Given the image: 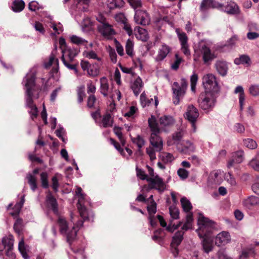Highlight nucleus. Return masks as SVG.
Segmentation results:
<instances>
[{
	"mask_svg": "<svg viewBox=\"0 0 259 259\" xmlns=\"http://www.w3.org/2000/svg\"><path fill=\"white\" fill-rule=\"evenodd\" d=\"M183 136V132L182 130H180L176 132L173 134L172 140L174 141V144L179 145V143L181 141Z\"/></svg>",
	"mask_w": 259,
	"mask_h": 259,
	"instance_id": "603ef678",
	"label": "nucleus"
},
{
	"mask_svg": "<svg viewBox=\"0 0 259 259\" xmlns=\"http://www.w3.org/2000/svg\"><path fill=\"white\" fill-rule=\"evenodd\" d=\"M134 20L137 24L142 25H148L150 22V18L148 14L145 11L141 10L135 11Z\"/></svg>",
	"mask_w": 259,
	"mask_h": 259,
	"instance_id": "dca6fc26",
	"label": "nucleus"
},
{
	"mask_svg": "<svg viewBox=\"0 0 259 259\" xmlns=\"http://www.w3.org/2000/svg\"><path fill=\"white\" fill-rule=\"evenodd\" d=\"M243 204L248 208L256 205L259 204V198L254 196H249L244 200Z\"/></svg>",
	"mask_w": 259,
	"mask_h": 259,
	"instance_id": "f704fd0d",
	"label": "nucleus"
},
{
	"mask_svg": "<svg viewBox=\"0 0 259 259\" xmlns=\"http://www.w3.org/2000/svg\"><path fill=\"white\" fill-rule=\"evenodd\" d=\"M175 119L169 115H163L159 118V122L161 128L169 127L175 123Z\"/></svg>",
	"mask_w": 259,
	"mask_h": 259,
	"instance_id": "b1692460",
	"label": "nucleus"
},
{
	"mask_svg": "<svg viewBox=\"0 0 259 259\" xmlns=\"http://www.w3.org/2000/svg\"><path fill=\"white\" fill-rule=\"evenodd\" d=\"M147 182H148V189H155L159 193H162L166 188L165 183L157 176L153 178H149L147 179Z\"/></svg>",
	"mask_w": 259,
	"mask_h": 259,
	"instance_id": "4468645a",
	"label": "nucleus"
},
{
	"mask_svg": "<svg viewBox=\"0 0 259 259\" xmlns=\"http://www.w3.org/2000/svg\"><path fill=\"white\" fill-rule=\"evenodd\" d=\"M249 92L253 96H259V84H252L249 88Z\"/></svg>",
	"mask_w": 259,
	"mask_h": 259,
	"instance_id": "bf43d9fd",
	"label": "nucleus"
},
{
	"mask_svg": "<svg viewBox=\"0 0 259 259\" xmlns=\"http://www.w3.org/2000/svg\"><path fill=\"white\" fill-rule=\"evenodd\" d=\"M47 206L51 208L53 212L58 213V204L56 199L53 196L51 192H49L46 198Z\"/></svg>",
	"mask_w": 259,
	"mask_h": 259,
	"instance_id": "393cba45",
	"label": "nucleus"
},
{
	"mask_svg": "<svg viewBox=\"0 0 259 259\" xmlns=\"http://www.w3.org/2000/svg\"><path fill=\"white\" fill-rule=\"evenodd\" d=\"M18 248L21 252V255L24 259H28L29 256L27 254L26 251V246L25 245L24 241L23 239H21V240L19 242Z\"/></svg>",
	"mask_w": 259,
	"mask_h": 259,
	"instance_id": "c03bdc74",
	"label": "nucleus"
},
{
	"mask_svg": "<svg viewBox=\"0 0 259 259\" xmlns=\"http://www.w3.org/2000/svg\"><path fill=\"white\" fill-rule=\"evenodd\" d=\"M40 180L41 186L44 188H47L49 187L48 175L46 172H42L40 174Z\"/></svg>",
	"mask_w": 259,
	"mask_h": 259,
	"instance_id": "6e6d98bb",
	"label": "nucleus"
},
{
	"mask_svg": "<svg viewBox=\"0 0 259 259\" xmlns=\"http://www.w3.org/2000/svg\"><path fill=\"white\" fill-rule=\"evenodd\" d=\"M140 102L143 107L149 106L153 103V99L152 98H147L145 92H143L140 96Z\"/></svg>",
	"mask_w": 259,
	"mask_h": 259,
	"instance_id": "79ce46f5",
	"label": "nucleus"
},
{
	"mask_svg": "<svg viewBox=\"0 0 259 259\" xmlns=\"http://www.w3.org/2000/svg\"><path fill=\"white\" fill-rule=\"evenodd\" d=\"M114 18L117 22L120 23L121 24H123L126 22V21H127L126 18L125 17L124 14L122 13H119L116 14L114 16Z\"/></svg>",
	"mask_w": 259,
	"mask_h": 259,
	"instance_id": "e2e57ef3",
	"label": "nucleus"
},
{
	"mask_svg": "<svg viewBox=\"0 0 259 259\" xmlns=\"http://www.w3.org/2000/svg\"><path fill=\"white\" fill-rule=\"evenodd\" d=\"M235 94L239 93V103L240 106V110L242 111L243 109V105L245 101V95L242 87L240 85L237 86L234 91Z\"/></svg>",
	"mask_w": 259,
	"mask_h": 259,
	"instance_id": "7c9ffc66",
	"label": "nucleus"
},
{
	"mask_svg": "<svg viewBox=\"0 0 259 259\" xmlns=\"http://www.w3.org/2000/svg\"><path fill=\"white\" fill-rule=\"evenodd\" d=\"M49 18L51 20V23L50 26L53 29V30L55 31V32L58 34L62 32L63 31V28L62 25L59 23L58 25H57L56 24L51 22V21L52 20V17L49 16Z\"/></svg>",
	"mask_w": 259,
	"mask_h": 259,
	"instance_id": "13d9d810",
	"label": "nucleus"
},
{
	"mask_svg": "<svg viewBox=\"0 0 259 259\" xmlns=\"http://www.w3.org/2000/svg\"><path fill=\"white\" fill-rule=\"evenodd\" d=\"M25 201L24 195L22 197L20 202L17 203L13 208V211L10 212L11 215L13 217H17L20 213L21 209Z\"/></svg>",
	"mask_w": 259,
	"mask_h": 259,
	"instance_id": "58836bf2",
	"label": "nucleus"
},
{
	"mask_svg": "<svg viewBox=\"0 0 259 259\" xmlns=\"http://www.w3.org/2000/svg\"><path fill=\"white\" fill-rule=\"evenodd\" d=\"M58 224L60 227V232L66 237L67 241L70 244L76 238L77 232L82 226L83 221H79L74 224L71 230L68 228V224L65 219L59 217L58 219Z\"/></svg>",
	"mask_w": 259,
	"mask_h": 259,
	"instance_id": "7ed1b4c3",
	"label": "nucleus"
},
{
	"mask_svg": "<svg viewBox=\"0 0 259 259\" xmlns=\"http://www.w3.org/2000/svg\"><path fill=\"white\" fill-rule=\"evenodd\" d=\"M148 219L151 227H154L156 225L157 221H158L160 225L162 227H166V230L170 232H173L175 230H177L182 224L181 222H180L179 224L177 225H172L171 222L170 221L169 225L167 226L166 222L160 215H157L156 217H154V215L149 216Z\"/></svg>",
	"mask_w": 259,
	"mask_h": 259,
	"instance_id": "9b49d317",
	"label": "nucleus"
},
{
	"mask_svg": "<svg viewBox=\"0 0 259 259\" xmlns=\"http://www.w3.org/2000/svg\"><path fill=\"white\" fill-rule=\"evenodd\" d=\"M176 32L180 41L182 51L186 56H189L190 55V51L188 44V38L186 34L180 29H176Z\"/></svg>",
	"mask_w": 259,
	"mask_h": 259,
	"instance_id": "2eb2a0df",
	"label": "nucleus"
},
{
	"mask_svg": "<svg viewBox=\"0 0 259 259\" xmlns=\"http://www.w3.org/2000/svg\"><path fill=\"white\" fill-rule=\"evenodd\" d=\"M124 2L123 0H112L108 4V7L110 9H113L116 8H121L123 7Z\"/></svg>",
	"mask_w": 259,
	"mask_h": 259,
	"instance_id": "09e8293b",
	"label": "nucleus"
},
{
	"mask_svg": "<svg viewBox=\"0 0 259 259\" xmlns=\"http://www.w3.org/2000/svg\"><path fill=\"white\" fill-rule=\"evenodd\" d=\"M224 172L221 170H215L212 171L209 176V181L212 184H220L222 181Z\"/></svg>",
	"mask_w": 259,
	"mask_h": 259,
	"instance_id": "aec40b11",
	"label": "nucleus"
},
{
	"mask_svg": "<svg viewBox=\"0 0 259 259\" xmlns=\"http://www.w3.org/2000/svg\"><path fill=\"white\" fill-rule=\"evenodd\" d=\"M209 259H231V258L227 255L224 250L221 249L218 252V258L212 257Z\"/></svg>",
	"mask_w": 259,
	"mask_h": 259,
	"instance_id": "774afa93",
	"label": "nucleus"
},
{
	"mask_svg": "<svg viewBox=\"0 0 259 259\" xmlns=\"http://www.w3.org/2000/svg\"><path fill=\"white\" fill-rule=\"evenodd\" d=\"M202 83L205 90V92L217 93L219 91L216 77L212 74L205 75L202 78Z\"/></svg>",
	"mask_w": 259,
	"mask_h": 259,
	"instance_id": "9d476101",
	"label": "nucleus"
},
{
	"mask_svg": "<svg viewBox=\"0 0 259 259\" xmlns=\"http://www.w3.org/2000/svg\"><path fill=\"white\" fill-rule=\"evenodd\" d=\"M209 0H203L200 6V10L202 13H205L208 9L210 8V6L208 2Z\"/></svg>",
	"mask_w": 259,
	"mask_h": 259,
	"instance_id": "0e129e2a",
	"label": "nucleus"
},
{
	"mask_svg": "<svg viewBox=\"0 0 259 259\" xmlns=\"http://www.w3.org/2000/svg\"><path fill=\"white\" fill-rule=\"evenodd\" d=\"M100 92L104 97H107L111 91L108 80L106 77H102L100 78Z\"/></svg>",
	"mask_w": 259,
	"mask_h": 259,
	"instance_id": "4be33fe9",
	"label": "nucleus"
},
{
	"mask_svg": "<svg viewBox=\"0 0 259 259\" xmlns=\"http://www.w3.org/2000/svg\"><path fill=\"white\" fill-rule=\"evenodd\" d=\"M216 93L204 92L201 93L198 99L200 107L208 112L213 108L216 103Z\"/></svg>",
	"mask_w": 259,
	"mask_h": 259,
	"instance_id": "0eeeda50",
	"label": "nucleus"
},
{
	"mask_svg": "<svg viewBox=\"0 0 259 259\" xmlns=\"http://www.w3.org/2000/svg\"><path fill=\"white\" fill-rule=\"evenodd\" d=\"M181 203L183 210L187 214L192 213L191 210L192 209V205L190 201L186 197H183L181 199Z\"/></svg>",
	"mask_w": 259,
	"mask_h": 259,
	"instance_id": "4c0bfd02",
	"label": "nucleus"
},
{
	"mask_svg": "<svg viewBox=\"0 0 259 259\" xmlns=\"http://www.w3.org/2000/svg\"><path fill=\"white\" fill-rule=\"evenodd\" d=\"M69 39L70 41L72 44L76 45L77 46H83L86 48H88V41L86 40L85 39L81 37L78 36L76 35H70L69 36Z\"/></svg>",
	"mask_w": 259,
	"mask_h": 259,
	"instance_id": "473e14b6",
	"label": "nucleus"
},
{
	"mask_svg": "<svg viewBox=\"0 0 259 259\" xmlns=\"http://www.w3.org/2000/svg\"><path fill=\"white\" fill-rule=\"evenodd\" d=\"M184 146L183 148H180L179 145L177 146L178 149L183 153H190L193 152L195 151V146L193 143L190 141H186L184 143Z\"/></svg>",
	"mask_w": 259,
	"mask_h": 259,
	"instance_id": "c85d7f7f",
	"label": "nucleus"
},
{
	"mask_svg": "<svg viewBox=\"0 0 259 259\" xmlns=\"http://www.w3.org/2000/svg\"><path fill=\"white\" fill-rule=\"evenodd\" d=\"M170 50V48L169 46L165 44L162 45L159 49L157 55L156 56L155 60L157 62L163 60L166 58Z\"/></svg>",
	"mask_w": 259,
	"mask_h": 259,
	"instance_id": "5701e85b",
	"label": "nucleus"
},
{
	"mask_svg": "<svg viewBox=\"0 0 259 259\" xmlns=\"http://www.w3.org/2000/svg\"><path fill=\"white\" fill-rule=\"evenodd\" d=\"M36 69L35 67L31 68L27 73L22 81V84L25 89L26 105L30 109L29 113L32 119L36 118L38 115V110L35 105L33 104L32 97L35 89V78Z\"/></svg>",
	"mask_w": 259,
	"mask_h": 259,
	"instance_id": "f257e3e1",
	"label": "nucleus"
},
{
	"mask_svg": "<svg viewBox=\"0 0 259 259\" xmlns=\"http://www.w3.org/2000/svg\"><path fill=\"white\" fill-rule=\"evenodd\" d=\"M225 180L231 186L234 187L237 185V182L234 176L230 173L228 172L224 175Z\"/></svg>",
	"mask_w": 259,
	"mask_h": 259,
	"instance_id": "8fccbe9b",
	"label": "nucleus"
},
{
	"mask_svg": "<svg viewBox=\"0 0 259 259\" xmlns=\"http://www.w3.org/2000/svg\"><path fill=\"white\" fill-rule=\"evenodd\" d=\"M177 174L182 179H186L189 175L188 171L183 168H180L177 171Z\"/></svg>",
	"mask_w": 259,
	"mask_h": 259,
	"instance_id": "69168bd1",
	"label": "nucleus"
},
{
	"mask_svg": "<svg viewBox=\"0 0 259 259\" xmlns=\"http://www.w3.org/2000/svg\"><path fill=\"white\" fill-rule=\"evenodd\" d=\"M157 151L152 147H149L146 148V153L150 157L151 161L155 160L156 158L155 153Z\"/></svg>",
	"mask_w": 259,
	"mask_h": 259,
	"instance_id": "680f3d73",
	"label": "nucleus"
},
{
	"mask_svg": "<svg viewBox=\"0 0 259 259\" xmlns=\"http://www.w3.org/2000/svg\"><path fill=\"white\" fill-rule=\"evenodd\" d=\"M147 207L149 216H152L156 212V204L154 200H152L150 203H147Z\"/></svg>",
	"mask_w": 259,
	"mask_h": 259,
	"instance_id": "864d4df0",
	"label": "nucleus"
},
{
	"mask_svg": "<svg viewBox=\"0 0 259 259\" xmlns=\"http://www.w3.org/2000/svg\"><path fill=\"white\" fill-rule=\"evenodd\" d=\"M99 124L101 127H111L113 124V118L109 113H106L102 117V120Z\"/></svg>",
	"mask_w": 259,
	"mask_h": 259,
	"instance_id": "c756f323",
	"label": "nucleus"
},
{
	"mask_svg": "<svg viewBox=\"0 0 259 259\" xmlns=\"http://www.w3.org/2000/svg\"><path fill=\"white\" fill-rule=\"evenodd\" d=\"M132 140L133 142L137 145L139 149L141 148L145 144L144 140L140 136H138L136 138H133Z\"/></svg>",
	"mask_w": 259,
	"mask_h": 259,
	"instance_id": "052dcab7",
	"label": "nucleus"
},
{
	"mask_svg": "<svg viewBox=\"0 0 259 259\" xmlns=\"http://www.w3.org/2000/svg\"><path fill=\"white\" fill-rule=\"evenodd\" d=\"M234 63L236 65L246 64L249 66L251 64V60L250 57L247 55H241L239 57L236 58L234 60Z\"/></svg>",
	"mask_w": 259,
	"mask_h": 259,
	"instance_id": "72a5a7b5",
	"label": "nucleus"
},
{
	"mask_svg": "<svg viewBox=\"0 0 259 259\" xmlns=\"http://www.w3.org/2000/svg\"><path fill=\"white\" fill-rule=\"evenodd\" d=\"M148 123L152 132L150 138V144L156 151H160L162 149L163 142L161 138L158 136L160 128L153 116L149 118Z\"/></svg>",
	"mask_w": 259,
	"mask_h": 259,
	"instance_id": "39448f33",
	"label": "nucleus"
},
{
	"mask_svg": "<svg viewBox=\"0 0 259 259\" xmlns=\"http://www.w3.org/2000/svg\"><path fill=\"white\" fill-rule=\"evenodd\" d=\"M134 42L130 39H128L125 44V51L127 55L130 57L134 55Z\"/></svg>",
	"mask_w": 259,
	"mask_h": 259,
	"instance_id": "49530a36",
	"label": "nucleus"
},
{
	"mask_svg": "<svg viewBox=\"0 0 259 259\" xmlns=\"http://www.w3.org/2000/svg\"><path fill=\"white\" fill-rule=\"evenodd\" d=\"M244 152L242 150H238L232 154L231 158L228 161L227 167H232L234 163H240L244 159Z\"/></svg>",
	"mask_w": 259,
	"mask_h": 259,
	"instance_id": "a211bd4d",
	"label": "nucleus"
},
{
	"mask_svg": "<svg viewBox=\"0 0 259 259\" xmlns=\"http://www.w3.org/2000/svg\"><path fill=\"white\" fill-rule=\"evenodd\" d=\"M160 157L162 161L164 163H169L172 161L174 159L173 155L167 152H162L160 154Z\"/></svg>",
	"mask_w": 259,
	"mask_h": 259,
	"instance_id": "de8ad7c7",
	"label": "nucleus"
},
{
	"mask_svg": "<svg viewBox=\"0 0 259 259\" xmlns=\"http://www.w3.org/2000/svg\"><path fill=\"white\" fill-rule=\"evenodd\" d=\"M244 145L250 149H254L257 147V144L252 139H246L243 140Z\"/></svg>",
	"mask_w": 259,
	"mask_h": 259,
	"instance_id": "3c124183",
	"label": "nucleus"
},
{
	"mask_svg": "<svg viewBox=\"0 0 259 259\" xmlns=\"http://www.w3.org/2000/svg\"><path fill=\"white\" fill-rule=\"evenodd\" d=\"M79 50L77 48L66 47L62 49V55L61 60L68 69L73 70L76 76H78V71L76 68V65L73 63L74 58L77 56Z\"/></svg>",
	"mask_w": 259,
	"mask_h": 259,
	"instance_id": "20e7f679",
	"label": "nucleus"
},
{
	"mask_svg": "<svg viewBox=\"0 0 259 259\" xmlns=\"http://www.w3.org/2000/svg\"><path fill=\"white\" fill-rule=\"evenodd\" d=\"M80 66L84 71L87 72V74L91 77H96L100 74V66L97 63L91 64L86 60H81Z\"/></svg>",
	"mask_w": 259,
	"mask_h": 259,
	"instance_id": "f8f14e48",
	"label": "nucleus"
},
{
	"mask_svg": "<svg viewBox=\"0 0 259 259\" xmlns=\"http://www.w3.org/2000/svg\"><path fill=\"white\" fill-rule=\"evenodd\" d=\"M229 234L225 231H223L217 235L215 237V244L219 246L224 245L230 241Z\"/></svg>",
	"mask_w": 259,
	"mask_h": 259,
	"instance_id": "6ab92c4d",
	"label": "nucleus"
},
{
	"mask_svg": "<svg viewBox=\"0 0 259 259\" xmlns=\"http://www.w3.org/2000/svg\"><path fill=\"white\" fill-rule=\"evenodd\" d=\"M65 131L64 129L62 127H59L58 129H57L56 131V136L58 138L61 139V140L62 141V142L66 143V140L63 137L64 135L65 134Z\"/></svg>",
	"mask_w": 259,
	"mask_h": 259,
	"instance_id": "338daca9",
	"label": "nucleus"
},
{
	"mask_svg": "<svg viewBox=\"0 0 259 259\" xmlns=\"http://www.w3.org/2000/svg\"><path fill=\"white\" fill-rule=\"evenodd\" d=\"M143 87V83L142 79L139 77H137L133 82L131 85V88L135 96H138Z\"/></svg>",
	"mask_w": 259,
	"mask_h": 259,
	"instance_id": "a878e982",
	"label": "nucleus"
},
{
	"mask_svg": "<svg viewBox=\"0 0 259 259\" xmlns=\"http://www.w3.org/2000/svg\"><path fill=\"white\" fill-rule=\"evenodd\" d=\"M199 113L198 110L193 105H189L187 109V111L184 114L185 117L191 122L192 127V131L194 133L196 131V122Z\"/></svg>",
	"mask_w": 259,
	"mask_h": 259,
	"instance_id": "ddd939ff",
	"label": "nucleus"
},
{
	"mask_svg": "<svg viewBox=\"0 0 259 259\" xmlns=\"http://www.w3.org/2000/svg\"><path fill=\"white\" fill-rule=\"evenodd\" d=\"M193 213H189L187 214L186 216V221L185 223L184 224V225L182 227V231H186L188 230L189 229H191L192 228L193 226Z\"/></svg>",
	"mask_w": 259,
	"mask_h": 259,
	"instance_id": "e433bc0d",
	"label": "nucleus"
},
{
	"mask_svg": "<svg viewBox=\"0 0 259 259\" xmlns=\"http://www.w3.org/2000/svg\"><path fill=\"white\" fill-rule=\"evenodd\" d=\"M76 195L78 196L77 208L81 218L84 220L93 221V217L92 212H89L84 206L85 195L82 193L80 187H77L75 191Z\"/></svg>",
	"mask_w": 259,
	"mask_h": 259,
	"instance_id": "1a4fd4ad",
	"label": "nucleus"
},
{
	"mask_svg": "<svg viewBox=\"0 0 259 259\" xmlns=\"http://www.w3.org/2000/svg\"><path fill=\"white\" fill-rule=\"evenodd\" d=\"M195 54H200L205 64L212 61L217 58V55L210 48L209 45L203 41L199 42L197 49L195 50Z\"/></svg>",
	"mask_w": 259,
	"mask_h": 259,
	"instance_id": "6e6552de",
	"label": "nucleus"
},
{
	"mask_svg": "<svg viewBox=\"0 0 259 259\" xmlns=\"http://www.w3.org/2000/svg\"><path fill=\"white\" fill-rule=\"evenodd\" d=\"M188 83L185 78H182L181 83L178 82H174L171 85V90L172 92L173 103L177 105L180 104V101L185 96Z\"/></svg>",
	"mask_w": 259,
	"mask_h": 259,
	"instance_id": "423d86ee",
	"label": "nucleus"
},
{
	"mask_svg": "<svg viewBox=\"0 0 259 259\" xmlns=\"http://www.w3.org/2000/svg\"><path fill=\"white\" fill-rule=\"evenodd\" d=\"M197 224L198 228L196 232L199 237L202 239V243L204 251L208 253L213 248L212 239L210 234L214 228V223L199 213Z\"/></svg>",
	"mask_w": 259,
	"mask_h": 259,
	"instance_id": "f03ea898",
	"label": "nucleus"
},
{
	"mask_svg": "<svg viewBox=\"0 0 259 259\" xmlns=\"http://www.w3.org/2000/svg\"><path fill=\"white\" fill-rule=\"evenodd\" d=\"M136 37L143 41H146L148 40L149 37L147 31L144 28L138 27L137 32L136 33Z\"/></svg>",
	"mask_w": 259,
	"mask_h": 259,
	"instance_id": "c9c22d12",
	"label": "nucleus"
},
{
	"mask_svg": "<svg viewBox=\"0 0 259 259\" xmlns=\"http://www.w3.org/2000/svg\"><path fill=\"white\" fill-rule=\"evenodd\" d=\"M225 11L228 14H237L239 13V8L236 3L230 1L227 3Z\"/></svg>",
	"mask_w": 259,
	"mask_h": 259,
	"instance_id": "cd10ccee",
	"label": "nucleus"
},
{
	"mask_svg": "<svg viewBox=\"0 0 259 259\" xmlns=\"http://www.w3.org/2000/svg\"><path fill=\"white\" fill-rule=\"evenodd\" d=\"M27 179H28V182L30 185L31 189L33 192L35 191L37 188L36 177L31 174H29L27 176Z\"/></svg>",
	"mask_w": 259,
	"mask_h": 259,
	"instance_id": "a19ab883",
	"label": "nucleus"
},
{
	"mask_svg": "<svg viewBox=\"0 0 259 259\" xmlns=\"http://www.w3.org/2000/svg\"><path fill=\"white\" fill-rule=\"evenodd\" d=\"M215 67L217 72L222 76L226 75L228 66L227 63L223 60H218L215 63Z\"/></svg>",
	"mask_w": 259,
	"mask_h": 259,
	"instance_id": "412c9836",
	"label": "nucleus"
},
{
	"mask_svg": "<svg viewBox=\"0 0 259 259\" xmlns=\"http://www.w3.org/2000/svg\"><path fill=\"white\" fill-rule=\"evenodd\" d=\"M14 240L13 235L9 234L4 237L2 241L7 250H12L13 248Z\"/></svg>",
	"mask_w": 259,
	"mask_h": 259,
	"instance_id": "2f4dec72",
	"label": "nucleus"
},
{
	"mask_svg": "<svg viewBox=\"0 0 259 259\" xmlns=\"http://www.w3.org/2000/svg\"><path fill=\"white\" fill-rule=\"evenodd\" d=\"M198 77L197 74L193 73L190 78L191 81V90L193 92H195L196 90V86L198 81Z\"/></svg>",
	"mask_w": 259,
	"mask_h": 259,
	"instance_id": "4d7b16f0",
	"label": "nucleus"
},
{
	"mask_svg": "<svg viewBox=\"0 0 259 259\" xmlns=\"http://www.w3.org/2000/svg\"><path fill=\"white\" fill-rule=\"evenodd\" d=\"M24 7L25 3L22 0H16L13 2L12 8L15 12H20L24 9Z\"/></svg>",
	"mask_w": 259,
	"mask_h": 259,
	"instance_id": "37998d69",
	"label": "nucleus"
},
{
	"mask_svg": "<svg viewBox=\"0 0 259 259\" xmlns=\"http://www.w3.org/2000/svg\"><path fill=\"white\" fill-rule=\"evenodd\" d=\"M169 214L172 219L176 220L179 218V210L175 206H171L169 208Z\"/></svg>",
	"mask_w": 259,
	"mask_h": 259,
	"instance_id": "5fc2aeb1",
	"label": "nucleus"
},
{
	"mask_svg": "<svg viewBox=\"0 0 259 259\" xmlns=\"http://www.w3.org/2000/svg\"><path fill=\"white\" fill-rule=\"evenodd\" d=\"M259 153L256 156L252 158L249 162L248 165L255 171L259 172Z\"/></svg>",
	"mask_w": 259,
	"mask_h": 259,
	"instance_id": "a18cd8bd",
	"label": "nucleus"
},
{
	"mask_svg": "<svg viewBox=\"0 0 259 259\" xmlns=\"http://www.w3.org/2000/svg\"><path fill=\"white\" fill-rule=\"evenodd\" d=\"M83 55L84 57L89 59L96 60L99 62L102 61V58L99 57L97 54L93 50H86L83 51Z\"/></svg>",
	"mask_w": 259,
	"mask_h": 259,
	"instance_id": "ea45409f",
	"label": "nucleus"
},
{
	"mask_svg": "<svg viewBox=\"0 0 259 259\" xmlns=\"http://www.w3.org/2000/svg\"><path fill=\"white\" fill-rule=\"evenodd\" d=\"M184 232L183 231H179L176 232L172 237L171 242V245L173 247H175V251L178 253V249L176 248L178 245H179L183 239V236Z\"/></svg>",
	"mask_w": 259,
	"mask_h": 259,
	"instance_id": "bb28decb",
	"label": "nucleus"
},
{
	"mask_svg": "<svg viewBox=\"0 0 259 259\" xmlns=\"http://www.w3.org/2000/svg\"><path fill=\"white\" fill-rule=\"evenodd\" d=\"M99 31L104 36L108 38L113 36L115 32L112 26L108 23L106 24H99L98 26Z\"/></svg>",
	"mask_w": 259,
	"mask_h": 259,
	"instance_id": "f3484780",
	"label": "nucleus"
}]
</instances>
